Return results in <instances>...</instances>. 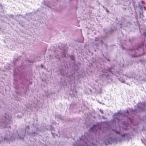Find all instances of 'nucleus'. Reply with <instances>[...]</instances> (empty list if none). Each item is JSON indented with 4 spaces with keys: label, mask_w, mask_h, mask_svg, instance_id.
I'll return each mask as SVG.
<instances>
[{
    "label": "nucleus",
    "mask_w": 146,
    "mask_h": 146,
    "mask_svg": "<svg viewBox=\"0 0 146 146\" xmlns=\"http://www.w3.org/2000/svg\"><path fill=\"white\" fill-rule=\"evenodd\" d=\"M115 139L116 144L118 143H122L123 141H129L130 140L129 134V133H126L125 134L121 135L119 137H117Z\"/></svg>",
    "instance_id": "nucleus-1"
},
{
    "label": "nucleus",
    "mask_w": 146,
    "mask_h": 146,
    "mask_svg": "<svg viewBox=\"0 0 146 146\" xmlns=\"http://www.w3.org/2000/svg\"><path fill=\"white\" fill-rule=\"evenodd\" d=\"M106 143L105 146L112 145L113 144H116L115 138L112 137L109 135H107L105 137L104 139Z\"/></svg>",
    "instance_id": "nucleus-2"
},
{
    "label": "nucleus",
    "mask_w": 146,
    "mask_h": 146,
    "mask_svg": "<svg viewBox=\"0 0 146 146\" xmlns=\"http://www.w3.org/2000/svg\"><path fill=\"white\" fill-rule=\"evenodd\" d=\"M128 112V110L126 109L125 110H120L115 113L112 116V118L113 120L117 119V118L116 116L117 115H125Z\"/></svg>",
    "instance_id": "nucleus-3"
},
{
    "label": "nucleus",
    "mask_w": 146,
    "mask_h": 146,
    "mask_svg": "<svg viewBox=\"0 0 146 146\" xmlns=\"http://www.w3.org/2000/svg\"><path fill=\"white\" fill-rule=\"evenodd\" d=\"M70 97L75 101H79L80 100V95H78V92H68Z\"/></svg>",
    "instance_id": "nucleus-4"
},
{
    "label": "nucleus",
    "mask_w": 146,
    "mask_h": 146,
    "mask_svg": "<svg viewBox=\"0 0 146 146\" xmlns=\"http://www.w3.org/2000/svg\"><path fill=\"white\" fill-rule=\"evenodd\" d=\"M93 139L92 137H89L88 143H87L86 141H84V145L83 146H96L94 141H93Z\"/></svg>",
    "instance_id": "nucleus-5"
},
{
    "label": "nucleus",
    "mask_w": 146,
    "mask_h": 146,
    "mask_svg": "<svg viewBox=\"0 0 146 146\" xmlns=\"http://www.w3.org/2000/svg\"><path fill=\"white\" fill-rule=\"evenodd\" d=\"M139 103V105H140V107H141L140 110H139V111L140 112H141L144 111V110L143 109L144 105L146 106V101H144L142 102H141L140 101L138 102Z\"/></svg>",
    "instance_id": "nucleus-6"
},
{
    "label": "nucleus",
    "mask_w": 146,
    "mask_h": 146,
    "mask_svg": "<svg viewBox=\"0 0 146 146\" xmlns=\"http://www.w3.org/2000/svg\"><path fill=\"white\" fill-rule=\"evenodd\" d=\"M102 142L100 143L99 141H98L97 143V146H104V145L105 146L106 143H105V141L103 140H102Z\"/></svg>",
    "instance_id": "nucleus-7"
},
{
    "label": "nucleus",
    "mask_w": 146,
    "mask_h": 146,
    "mask_svg": "<svg viewBox=\"0 0 146 146\" xmlns=\"http://www.w3.org/2000/svg\"><path fill=\"white\" fill-rule=\"evenodd\" d=\"M70 107L72 109H76L77 108L76 103H74V104L72 103L70 106Z\"/></svg>",
    "instance_id": "nucleus-8"
},
{
    "label": "nucleus",
    "mask_w": 146,
    "mask_h": 146,
    "mask_svg": "<svg viewBox=\"0 0 146 146\" xmlns=\"http://www.w3.org/2000/svg\"><path fill=\"white\" fill-rule=\"evenodd\" d=\"M139 106H140L139 103H138L136 105L134 106V109H133L134 110H139L140 107Z\"/></svg>",
    "instance_id": "nucleus-9"
},
{
    "label": "nucleus",
    "mask_w": 146,
    "mask_h": 146,
    "mask_svg": "<svg viewBox=\"0 0 146 146\" xmlns=\"http://www.w3.org/2000/svg\"><path fill=\"white\" fill-rule=\"evenodd\" d=\"M87 137L86 136L84 135L83 134L81 136V139L82 140L84 141L86 140Z\"/></svg>",
    "instance_id": "nucleus-10"
},
{
    "label": "nucleus",
    "mask_w": 146,
    "mask_h": 146,
    "mask_svg": "<svg viewBox=\"0 0 146 146\" xmlns=\"http://www.w3.org/2000/svg\"><path fill=\"white\" fill-rule=\"evenodd\" d=\"M141 140L142 143H143L145 146H146V139L145 138H144L143 139H141Z\"/></svg>",
    "instance_id": "nucleus-11"
},
{
    "label": "nucleus",
    "mask_w": 146,
    "mask_h": 146,
    "mask_svg": "<svg viewBox=\"0 0 146 146\" xmlns=\"http://www.w3.org/2000/svg\"><path fill=\"white\" fill-rule=\"evenodd\" d=\"M83 135H84L86 136L88 138H89V137L90 136V135L89 133L87 132H85Z\"/></svg>",
    "instance_id": "nucleus-12"
},
{
    "label": "nucleus",
    "mask_w": 146,
    "mask_h": 146,
    "mask_svg": "<svg viewBox=\"0 0 146 146\" xmlns=\"http://www.w3.org/2000/svg\"><path fill=\"white\" fill-rule=\"evenodd\" d=\"M129 137H130V139H131L133 135V132L132 131L130 132V133H129Z\"/></svg>",
    "instance_id": "nucleus-13"
},
{
    "label": "nucleus",
    "mask_w": 146,
    "mask_h": 146,
    "mask_svg": "<svg viewBox=\"0 0 146 146\" xmlns=\"http://www.w3.org/2000/svg\"><path fill=\"white\" fill-rule=\"evenodd\" d=\"M94 141L95 143V145L96 146H97V143L98 142V140H97L96 139H94Z\"/></svg>",
    "instance_id": "nucleus-14"
},
{
    "label": "nucleus",
    "mask_w": 146,
    "mask_h": 146,
    "mask_svg": "<svg viewBox=\"0 0 146 146\" xmlns=\"http://www.w3.org/2000/svg\"><path fill=\"white\" fill-rule=\"evenodd\" d=\"M129 111L131 113H132L134 110V109L131 108H128Z\"/></svg>",
    "instance_id": "nucleus-15"
},
{
    "label": "nucleus",
    "mask_w": 146,
    "mask_h": 146,
    "mask_svg": "<svg viewBox=\"0 0 146 146\" xmlns=\"http://www.w3.org/2000/svg\"><path fill=\"white\" fill-rule=\"evenodd\" d=\"M70 58L72 60H75L74 56L73 55L71 56H70Z\"/></svg>",
    "instance_id": "nucleus-16"
},
{
    "label": "nucleus",
    "mask_w": 146,
    "mask_h": 146,
    "mask_svg": "<svg viewBox=\"0 0 146 146\" xmlns=\"http://www.w3.org/2000/svg\"><path fill=\"white\" fill-rule=\"evenodd\" d=\"M81 145H73V146H83V145H84V141L83 142H82V143H81Z\"/></svg>",
    "instance_id": "nucleus-17"
},
{
    "label": "nucleus",
    "mask_w": 146,
    "mask_h": 146,
    "mask_svg": "<svg viewBox=\"0 0 146 146\" xmlns=\"http://www.w3.org/2000/svg\"><path fill=\"white\" fill-rule=\"evenodd\" d=\"M99 110V111H100V112L102 114H103L104 113V111L102 109H100Z\"/></svg>",
    "instance_id": "nucleus-18"
},
{
    "label": "nucleus",
    "mask_w": 146,
    "mask_h": 146,
    "mask_svg": "<svg viewBox=\"0 0 146 146\" xmlns=\"http://www.w3.org/2000/svg\"><path fill=\"white\" fill-rule=\"evenodd\" d=\"M142 131H146V129L145 128L144 129L143 127V129L142 130Z\"/></svg>",
    "instance_id": "nucleus-19"
},
{
    "label": "nucleus",
    "mask_w": 146,
    "mask_h": 146,
    "mask_svg": "<svg viewBox=\"0 0 146 146\" xmlns=\"http://www.w3.org/2000/svg\"><path fill=\"white\" fill-rule=\"evenodd\" d=\"M98 92L99 93V94H102V93H103V92Z\"/></svg>",
    "instance_id": "nucleus-20"
},
{
    "label": "nucleus",
    "mask_w": 146,
    "mask_h": 146,
    "mask_svg": "<svg viewBox=\"0 0 146 146\" xmlns=\"http://www.w3.org/2000/svg\"><path fill=\"white\" fill-rule=\"evenodd\" d=\"M102 119H104V117H105V116H102Z\"/></svg>",
    "instance_id": "nucleus-21"
},
{
    "label": "nucleus",
    "mask_w": 146,
    "mask_h": 146,
    "mask_svg": "<svg viewBox=\"0 0 146 146\" xmlns=\"http://www.w3.org/2000/svg\"><path fill=\"white\" fill-rule=\"evenodd\" d=\"M85 92L86 94H87V93H88V92Z\"/></svg>",
    "instance_id": "nucleus-22"
},
{
    "label": "nucleus",
    "mask_w": 146,
    "mask_h": 146,
    "mask_svg": "<svg viewBox=\"0 0 146 146\" xmlns=\"http://www.w3.org/2000/svg\"><path fill=\"white\" fill-rule=\"evenodd\" d=\"M96 124H94V125H93V127H94V126H96Z\"/></svg>",
    "instance_id": "nucleus-23"
},
{
    "label": "nucleus",
    "mask_w": 146,
    "mask_h": 146,
    "mask_svg": "<svg viewBox=\"0 0 146 146\" xmlns=\"http://www.w3.org/2000/svg\"><path fill=\"white\" fill-rule=\"evenodd\" d=\"M116 134L117 135H120V134L119 133H117Z\"/></svg>",
    "instance_id": "nucleus-24"
},
{
    "label": "nucleus",
    "mask_w": 146,
    "mask_h": 146,
    "mask_svg": "<svg viewBox=\"0 0 146 146\" xmlns=\"http://www.w3.org/2000/svg\"><path fill=\"white\" fill-rule=\"evenodd\" d=\"M133 131L134 132H135V130H133Z\"/></svg>",
    "instance_id": "nucleus-25"
},
{
    "label": "nucleus",
    "mask_w": 146,
    "mask_h": 146,
    "mask_svg": "<svg viewBox=\"0 0 146 146\" xmlns=\"http://www.w3.org/2000/svg\"><path fill=\"white\" fill-rule=\"evenodd\" d=\"M69 121H71V119H70L69 120Z\"/></svg>",
    "instance_id": "nucleus-26"
},
{
    "label": "nucleus",
    "mask_w": 146,
    "mask_h": 146,
    "mask_svg": "<svg viewBox=\"0 0 146 146\" xmlns=\"http://www.w3.org/2000/svg\"><path fill=\"white\" fill-rule=\"evenodd\" d=\"M103 105H104V103H103Z\"/></svg>",
    "instance_id": "nucleus-27"
},
{
    "label": "nucleus",
    "mask_w": 146,
    "mask_h": 146,
    "mask_svg": "<svg viewBox=\"0 0 146 146\" xmlns=\"http://www.w3.org/2000/svg\"><path fill=\"white\" fill-rule=\"evenodd\" d=\"M99 137H98V140H99Z\"/></svg>",
    "instance_id": "nucleus-28"
},
{
    "label": "nucleus",
    "mask_w": 146,
    "mask_h": 146,
    "mask_svg": "<svg viewBox=\"0 0 146 146\" xmlns=\"http://www.w3.org/2000/svg\"><path fill=\"white\" fill-rule=\"evenodd\" d=\"M64 138H65V135H64Z\"/></svg>",
    "instance_id": "nucleus-29"
},
{
    "label": "nucleus",
    "mask_w": 146,
    "mask_h": 146,
    "mask_svg": "<svg viewBox=\"0 0 146 146\" xmlns=\"http://www.w3.org/2000/svg\"><path fill=\"white\" fill-rule=\"evenodd\" d=\"M145 92V93H146V92Z\"/></svg>",
    "instance_id": "nucleus-30"
}]
</instances>
